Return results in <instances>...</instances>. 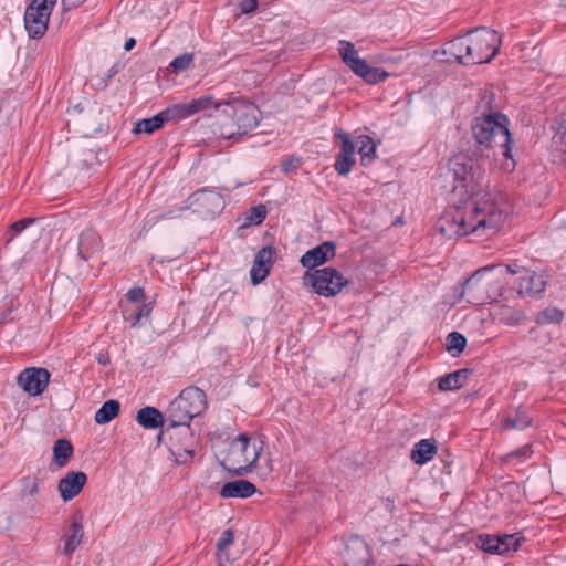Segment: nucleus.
I'll use <instances>...</instances> for the list:
<instances>
[{
    "mask_svg": "<svg viewBox=\"0 0 566 566\" xmlns=\"http://www.w3.org/2000/svg\"><path fill=\"white\" fill-rule=\"evenodd\" d=\"M485 163L486 159L476 151L459 153L449 159L444 178L452 181L453 192L467 198L449 207L440 217L437 229L443 237L490 235L504 223L506 214L499 206L496 195L483 182Z\"/></svg>",
    "mask_w": 566,
    "mask_h": 566,
    "instance_id": "f257e3e1",
    "label": "nucleus"
},
{
    "mask_svg": "<svg viewBox=\"0 0 566 566\" xmlns=\"http://www.w3.org/2000/svg\"><path fill=\"white\" fill-rule=\"evenodd\" d=\"M505 285L509 292L525 298L531 292L528 269L517 263L480 268L464 282L461 296L470 304L483 305L502 296Z\"/></svg>",
    "mask_w": 566,
    "mask_h": 566,
    "instance_id": "f03ea898",
    "label": "nucleus"
},
{
    "mask_svg": "<svg viewBox=\"0 0 566 566\" xmlns=\"http://www.w3.org/2000/svg\"><path fill=\"white\" fill-rule=\"evenodd\" d=\"M501 43V35L496 31L476 28L444 43L434 54L441 62L475 65L489 63L500 51Z\"/></svg>",
    "mask_w": 566,
    "mask_h": 566,
    "instance_id": "7ed1b4c3",
    "label": "nucleus"
},
{
    "mask_svg": "<svg viewBox=\"0 0 566 566\" xmlns=\"http://www.w3.org/2000/svg\"><path fill=\"white\" fill-rule=\"evenodd\" d=\"M221 106L217 113L214 133L223 138H232L237 135H244L255 128L260 120V111L251 102L244 99H232L220 102Z\"/></svg>",
    "mask_w": 566,
    "mask_h": 566,
    "instance_id": "20e7f679",
    "label": "nucleus"
},
{
    "mask_svg": "<svg viewBox=\"0 0 566 566\" xmlns=\"http://www.w3.org/2000/svg\"><path fill=\"white\" fill-rule=\"evenodd\" d=\"M472 133L480 145L499 147L502 156L511 158L512 138L505 115L497 112L481 114L474 120Z\"/></svg>",
    "mask_w": 566,
    "mask_h": 566,
    "instance_id": "39448f33",
    "label": "nucleus"
},
{
    "mask_svg": "<svg viewBox=\"0 0 566 566\" xmlns=\"http://www.w3.org/2000/svg\"><path fill=\"white\" fill-rule=\"evenodd\" d=\"M262 450V440L241 433L229 443L220 463L230 472L245 474L252 470Z\"/></svg>",
    "mask_w": 566,
    "mask_h": 566,
    "instance_id": "423d86ee",
    "label": "nucleus"
},
{
    "mask_svg": "<svg viewBox=\"0 0 566 566\" xmlns=\"http://www.w3.org/2000/svg\"><path fill=\"white\" fill-rule=\"evenodd\" d=\"M207 406L206 394L198 387H188L174 399L166 412L168 427H189L190 421L201 415Z\"/></svg>",
    "mask_w": 566,
    "mask_h": 566,
    "instance_id": "0eeeda50",
    "label": "nucleus"
},
{
    "mask_svg": "<svg viewBox=\"0 0 566 566\" xmlns=\"http://www.w3.org/2000/svg\"><path fill=\"white\" fill-rule=\"evenodd\" d=\"M56 0H33L24 13V27L30 38L40 39L46 30Z\"/></svg>",
    "mask_w": 566,
    "mask_h": 566,
    "instance_id": "6e6552de",
    "label": "nucleus"
},
{
    "mask_svg": "<svg viewBox=\"0 0 566 566\" xmlns=\"http://www.w3.org/2000/svg\"><path fill=\"white\" fill-rule=\"evenodd\" d=\"M339 54L347 66L369 84L379 83L388 77V73L378 67H371L366 60L358 56L352 42L340 41Z\"/></svg>",
    "mask_w": 566,
    "mask_h": 566,
    "instance_id": "1a4fd4ad",
    "label": "nucleus"
},
{
    "mask_svg": "<svg viewBox=\"0 0 566 566\" xmlns=\"http://www.w3.org/2000/svg\"><path fill=\"white\" fill-rule=\"evenodd\" d=\"M304 279L318 295L325 297L337 295L348 284L336 269L329 266L307 272Z\"/></svg>",
    "mask_w": 566,
    "mask_h": 566,
    "instance_id": "9d476101",
    "label": "nucleus"
},
{
    "mask_svg": "<svg viewBox=\"0 0 566 566\" xmlns=\"http://www.w3.org/2000/svg\"><path fill=\"white\" fill-rule=\"evenodd\" d=\"M220 104L211 96H202L190 101L189 103L175 104L165 109V116L168 120H180L188 118L201 111H219Z\"/></svg>",
    "mask_w": 566,
    "mask_h": 566,
    "instance_id": "9b49d317",
    "label": "nucleus"
},
{
    "mask_svg": "<svg viewBox=\"0 0 566 566\" xmlns=\"http://www.w3.org/2000/svg\"><path fill=\"white\" fill-rule=\"evenodd\" d=\"M220 104L211 96H202L190 101L189 103L175 104L165 109V116L168 120H180L188 118L201 111H219Z\"/></svg>",
    "mask_w": 566,
    "mask_h": 566,
    "instance_id": "f8f14e48",
    "label": "nucleus"
},
{
    "mask_svg": "<svg viewBox=\"0 0 566 566\" xmlns=\"http://www.w3.org/2000/svg\"><path fill=\"white\" fill-rule=\"evenodd\" d=\"M50 380V373L45 368H27L18 377L19 386L31 396L43 392Z\"/></svg>",
    "mask_w": 566,
    "mask_h": 566,
    "instance_id": "ddd939ff",
    "label": "nucleus"
},
{
    "mask_svg": "<svg viewBox=\"0 0 566 566\" xmlns=\"http://www.w3.org/2000/svg\"><path fill=\"white\" fill-rule=\"evenodd\" d=\"M191 199L192 203L197 205L196 211L206 218H213L224 206L222 196L211 190L198 191Z\"/></svg>",
    "mask_w": 566,
    "mask_h": 566,
    "instance_id": "4468645a",
    "label": "nucleus"
},
{
    "mask_svg": "<svg viewBox=\"0 0 566 566\" xmlns=\"http://www.w3.org/2000/svg\"><path fill=\"white\" fill-rule=\"evenodd\" d=\"M481 549L492 554H505L509 551H517L520 539L515 538L514 535H481L478 538L476 544Z\"/></svg>",
    "mask_w": 566,
    "mask_h": 566,
    "instance_id": "2eb2a0df",
    "label": "nucleus"
},
{
    "mask_svg": "<svg viewBox=\"0 0 566 566\" xmlns=\"http://www.w3.org/2000/svg\"><path fill=\"white\" fill-rule=\"evenodd\" d=\"M102 249L103 240L94 228L88 227L80 232L77 238V255L82 260L88 261Z\"/></svg>",
    "mask_w": 566,
    "mask_h": 566,
    "instance_id": "dca6fc26",
    "label": "nucleus"
},
{
    "mask_svg": "<svg viewBox=\"0 0 566 566\" xmlns=\"http://www.w3.org/2000/svg\"><path fill=\"white\" fill-rule=\"evenodd\" d=\"M336 137L342 142V147L335 161V170L339 175L346 176L355 164L354 155L356 147L347 133H337Z\"/></svg>",
    "mask_w": 566,
    "mask_h": 566,
    "instance_id": "f3484780",
    "label": "nucleus"
},
{
    "mask_svg": "<svg viewBox=\"0 0 566 566\" xmlns=\"http://www.w3.org/2000/svg\"><path fill=\"white\" fill-rule=\"evenodd\" d=\"M87 475L82 471H71L59 481L57 490L66 502L75 497L84 488Z\"/></svg>",
    "mask_w": 566,
    "mask_h": 566,
    "instance_id": "a211bd4d",
    "label": "nucleus"
},
{
    "mask_svg": "<svg viewBox=\"0 0 566 566\" xmlns=\"http://www.w3.org/2000/svg\"><path fill=\"white\" fill-rule=\"evenodd\" d=\"M336 245L332 241H326L311 250H308L302 258L301 264L307 269H314L335 255Z\"/></svg>",
    "mask_w": 566,
    "mask_h": 566,
    "instance_id": "6ab92c4d",
    "label": "nucleus"
},
{
    "mask_svg": "<svg viewBox=\"0 0 566 566\" xmlns=\"http://www.w3.org/2000/svg\"><path fill=\"white\" fill-rule=\"evenodd\" d=\"M272 256L273 250L270 247H265L258 252L251 269L253 284H259L268 276L272 265Z\"/></svg>",
    "mask_w": 566,
    "mask_h": 566,
    "instance_id": "aec40b11",
    "label": "nucleus"
},
{
    "mask_svg": "<svg viewBox=\"0 0 566 566\" xmlns=\"http://www.w3.org/2000/svg\"><path fill=\"white\" fill-rule=\"evenodd\" d=\"M344 558L346 566H371L370 553L364 542H355L348 545Z\"/></svg>",
    "mask_w": 566,
    "mask_h": 566,
    "instance_id": "412c9836",
    "label": "nucleus"
},
{
    "mask_svg": "<svg viewBox=\"0 0 566 566\" xmlns=\"http://www.w3.org/2000/svg\"><path fill=\"white\" fill-rule=\"evenodd\" d=\"M256 492V488L253 483L248 480H237L226 483L221 490L220 495L222 497H250Z\"/></svg>",
    "mask_w": 566,
    "mask_h": 566,
    "instance_id": "4be33fe9",
    "label": "nucleus"
},
{
    "mask_svg": "<svg viewBox=\"0 0 566 566\" xmlns=\"http://www.w3.org/2000/svg\"><path fill=\"white\" fill-rule=\"evenodd\" d=\"M437 453L436 441L432 439H422L417 442L411 451V459L416 464H424Z\"/></svg>",
    "mask_w": 566,
    "mask_h": 566,
    "instance_id": "5701e85b",
    "label": "nucleus"
},
{
    "mask_svg": "<svg viewBox=\"0 0 566 566\" xmlns=\"http://www.w3.org/2000/svg\"><path fill=\"white\" fill-rule=\"evenodd\" d=\"M83 535L84 531L81 518H75L64 535L63 553L71 555L81 544Z\"/></svg>",
    "mask_w": 566,
    "mask_h": 566,
    "instance_id": "b1692460",
    "label": "nucleus"
},
{
    "mask_svg": "<svg viewBox=\"0 0 566 566\" xmlns=\"http://www.w3.org/2000/svg\"><path fill=\"white\" fill-rule=\"evenodd\" d=\"M136 420L146 429H157L164 424V417L155 407L142 408L137 412Z\"/></svg>",
    "mask_w": 566,
    "mask_h": 566,
    "instance_id": "393cba45",
    "label": "nucleus"
},
{
    "mask_svg": "<svg viewBox=\"0 0 566 566\" xmlns=\"http://www.w3.org/2000/svg\"><path fill=\"white\" fill-rule=\"evenodd\" d=\"M468 369H459L441 377L438 381V387L442 391L457 390L465 385L469 376Z\"/></svg>",
    "mask_w": 566,
    "mask_h": 566,
    "instance_id": "a878e982",
    "label": "nucleus"
},
{
    "mask_svg": "<svg viewBox=\"0 0 566 566\" xmlns=\"http://www.w3.org/2000/svg\"><path fill=\"white\" fill-rule=\"evenodd\" d=\"M73 455V446L66 439H57L53 446V462L57 468L67 464Z\"/></svg>",
    "mask_w": 566,
    "mask_h": 566,
    "instance_id": "bb28decb",
    "label": "nucleus"
},
{
    "mask_svg": "<svg viewBox=\"0 0 566 566\" xmlns=\"http://www.w3.org/2000/svg\"><path fill=\"white\" fill-rule=\"evenodd\" d=\"M165 122H169L168 118L165 116V111L160 112L156 116L151 118H145L139 120L133 132L135 134L146 133V134H153L157 129H159Z\"/></svg>",
    "mask_w": 566,
    "mask_h": 566,
    "instance_id": "cd10ccee",
    "label": "nucleus"
},
{
    "mask_svg": "<svg viewBox=\"0 0 566 566\" xmlns=\"http://www.w3.org/2000/svg\"><path fill=\"white\" fill-rule=\"evenodd\" d=\"M120 405L117 400H107L95 413V421L98 424H105L116 418L119 413Z\"/></svg>",
    "mask_w": 566,
    "mask_h": 566,
    "instance_id": "c85d7f7f",
    "label": "nucleus"
},
{
    "mask_svg": "<svg viewBox=\"0 0 566 566\" xmlns=\"http://www.w3.org/2000/svg\"><path fill=\"white\" fill-rule=\"evenodd\" d=\"M358 153L363 166L369 165L376 158V144L369 136L358 137Z\"/></svg>",
    "mask_w": 566,
    "mask_h": 566,
    "instance_id": "c756f323",
    "label": "nucleus"
},
{
    "mask_svg": "<svg viewBox=\"0 0 566 566\" xmlns=\"http://www.w3.org/2000/svg\"><path fill=\"white\" fill-rule=\"evenodd\" d=\"M552 148L555 161L566 165V129L554 135Z\"/></svg>",
    "mask_w": 566,
    "mask_h": 566,
    "instance_id": "7c9ffc66",
    "label": "nucleus"
},
{
    "mask_svg": "<svg viewBox=\"0 0 566 566\" xmlns=\"http://www.w3.org/2000/svg\"><path fill=\"white\" fill-rule=\"evenodd\" d=\"M564 319V312L558 307H547L535 318L537 325L560 324Z\"/></svg>",
    "mask_w": 566,
    "mask_h": 566,
    "instance_id": "2f4dec72",
    "label": "nucleus"
},
{
    "mask_svg": "<svg viewBox=\"0 0 566 566\" xmlns=\"http://www.w3.org/2000/svg\"><path fill=\"white\" fill-rule=\"evenodd\" d=\"M465 344V337L458 332H452L447 337V349L454 357L463 352Z\"/></svg>",
    "mask_w": 566,
    "mask_h": 566,
    "instance_id": "473e14b6",
    "label": "nucleus"
},
{
    "mask_svg": "<svg viewBox=\"0 0 566 566\" xmlns=\"http://www.w3.org/2000/svg\"><path fill=\"white\" fill-rule=\"evenodd\" d=\"M526 319V313L521 310L505 308L500 313V321L506 325L515 326Z\"/></svg>",
    "mask_w": 566,
    "mask_h": 566,
    "instance_id": "72a5a7b5",
    "label": "nucleus"
},
{
    "mask_svg": "<svg viewBox=\"0 0 566 566\" xmlns=\"http://www.w3.org/2000/svg\"><path fill=\"white\" fill-rule=\"evenodd\" d=\"M233 543V532L226 530L219 541L217 542V557L218 559H229L227 548Z\"/></svg>",
    "mask_w": 566,
    "mask_h": 566,
    "instance_id": "f704fd0d",
    "label": "nucleus"
},
{
    "mask_svg": "<svg viewBox=\"0 0 566 566\" xmlns=\"http://www.w3.org/2000/svg\"><path fill=\"white\" fill-rule=\"evenodd\" d=\"M171 453L175 455L176 461L180 464L187 463L193 457V450L188 446H181L174 443L171 447Z\"/></svg>",
    "mask_w": 566,
    "mask_h": 566,
    "instance_id": "c9c22d12",
    "label": "nucleus"
},
{
    "mask_svg": "<svg viewBox=\"0 0 566 566\" xmlns=\"http://www.w3.org/2000/svg\"><path fill=\"white\" fill-rule=\"evenodd\" d=\"M193 61V55L190 53H184L177 57H175L171 63L170 67L174 72L178 73L181 71H185L190 66V64Z\"/></svg>",
    "mask_w": 566,
    "mask_h": 566,
    "instance_id": "e433bc0d",
    "label": "nucleus"
},
{
    "mask_svg": "<svg viewBox=\"0 0 566 566\" xmlns=\"http://www.w3.org/2000/svg\"><path fill=\"white\" fill-rule=\"evenodd\" d=\"M35 222V219L33 218H24L21 220H18L13 222L10 226V237L7 239V242H10L13 240V238L18 234H20L24 229H27L29 226L33 224Z\"/></svg>",
    "mask_w": 566,
    "mask_h": 566,
    "instance_id": "4c0bfd02",
    "label": "nucleus"
},
{
    "mask_svg": "<svg viewBox=\"0 0 566 566\" xmlns=\"http://www.w3.org/2000/svg\"><path fill=\"white\" fill-rule=\"evenodd\" d=\"M266 217V209L263 205L255 206L251 209L248 220L253 224H260Z\"/></svg>",
    "mask_w": 566,
    "mask_h": 566,
    "instance_id": "58836bf2",
    "label": "nucleus"
},
{
    "mask_svg": "<svg viewBox=\"0 0 566 566\" xmlns=\"http://www.w3.org/2000/svg\"><path fill=\"white\" fill-rule=\"evenodd\" d=\"M531 420L527 416L518 417L516 419H506L505 428H516V429H525L530 426Z\"/></svg>",
    "mask_w": 566,
    "mask_h": 566,
    "instance_id": "ea45409f",
    "label": "nucleus"
},
{
    "mask_svg": "<svg viewBox=\"0 0 566 566\" xmlns=\"http://www.w3.org/2000/svg\"><path fill=\"white\" fill-rule=\"evenodd\" d=\"M151 313V306L149 304H143L139 310L134 314L132 319V326L138 325L143 317H149Z\"/></svg>",
    "mask_w": 566,
    "mask_h": 566,
    "instance_id": "a19ab883",
    "label": "nucleus"
},
{
    "mask_svg": "<svg viewBox=\"0 0 566 566\" xmlns=\"http://www.w3.org/2000/svg\"><path fill=\"white\" fill-rule=\"evenodd\" d=\"M547 274L545 272H542L536 276L533 275V291L536 289V292L541 293L545 290V286L547 284Z\"/></svg>",
    "mask_w": 566,
    "mask_h": 566,
    "instance_id": "79ce46f5",
    "label": "nucleus"
},
{
    "mask_svg": "<svg viewBox=\"0 0 566 566\" xmlns=\"http://www.w3.org/2000/svg\"><path fill=\"white\" fill-rule=\"evenodd\" d=\"M239 7L243 14H249L256 10L258 0H242Z\"/></svg>",
    "mask_w": 566,
    "mask_h": 566,
    "instance_id": "37998d69",
    "label": "nucleus"
},
{
    "mask_svg": "<svg viewBox=\"0 0 566 566\" xmlns=\"http://www.w3.org/2000/svg\"><path fill=\"white\" fill-rule=\"evenodd\" d=\"M144 296H145V293L142 287H133L126 294L127 300H129L130 302L143 301Z\"/></svg>",
    "mask_w": 566,
    "mask_h": 566,
    "instance_id": "c03bdc74",
    "label": "nucleus"
},
{
    "mask_svg": "<svg viewBox=\"0 0 566 566\" xmlns=\"http://www.w3.org/2000/svg\"><path fill=\"white\" fill-rule=\"evenodd\" d=\"M536 186L538 187V192H539L538 203L542 205V202L548 197V195L551 192V188L545 182H537Z\"/></svg>",
    "mask_w": 566,
    "mask_h": 566,
    "instance_id": "a18cd8bd",
    "label": "nucleus"
},
{
    "mask_svg": "<svg viewBox=\"0 0 566 566\" xmlns=\"http://www.w3.org/2000/svg\"><path fill=\"white\" fill-rule=\"evenodd\" d=\"M85 0H62L63 6L66 9L77 8L81 6Z\"/></svg>",
    "mask_w": 566,
    "mask_h": 566,
    "instance_id": "49530a36",
    "label": "nucleus"
},
{
    "mask_svg": "<svg viewBox=\"0 0 566 566\" xmlns=\"http://www.w3.org/2000/svg\"><path fill=\"white\" fill-rule=\"evenodd\" d=\"M136 44V41L134 38H129L124 45L125 51H130Z\"/></svg>",
    "mask_w": 566,
    "mask_h": 566,
    "instance_id": "de8ad7c7",
    "label": "nucleus"
},
{
    "mask_svg": "<svg viewBox=\"0 0 566 566\" xmlns=\"http://www.w3.org/2000/svg\"><path fill=\"white\" fill-rule=\"evenodd\" d=\"M504 292H506V293H509V294H510V295H506V298H510V296H511V297H513V294H515V297H516V298H518V296H517V294H516L515 292H509V291H507V290H505V289H504L503 293H504ZM530 294H531V292H530L526 296H528ZM520 300H522V298L520 297ZM524 300H525V303L527 304V303H528V302H527V297H525Z\"/></svg>",
    "mask_w": 566,
    "mask_h": 566,
    "instance_id": "09e8293b",
    "label": "nucleus"
},
{
    "mask_svg": "<svg viewBox=\"0 0 566 566\" xmlns=\"http://www.w3.org/2000/svg\"><path fill=\"white\" fill-rule=\"evenodd\" d=\"M290 165H291V161L283 163L282 168H283V170H284L285 172H287V171H289V169H290Z\"/></svg>",
    "mask_w": 566,
    "mask_h": 566,
    "instance_id": "8fccbe9b",
    "label": "nucleus"
},
{
    "mask_svg": "<svg viewBox=\"0 0 566 566\" xmlns=\"http://www.w3.org/2000/svg\"><path fill=\"white\" fill-rule=\"evenodd\" d=\"M513 168H514V163L513 161L512 163H506L504 165V169H506V170H512Z\"/></svg>",
    "mask_w": 566,
    "mask_h": 566,
    "instance_id": "3c124183",
    "label": "nucleus"
},
{
    "mask_svg": "<svg viewBox=\"0 0 566 566\" xmlns=\"http://www.w3.org/2000/svg\"><path fill=\"white\" fill-rule=\"evenodd\" d=\"M98 363L105 364L104 358L98 359Z\"/></svg>",
    "mask_w": 566,
    "mask_h": 566,
    "instance_id": "603ef678",
    "label": "nucleus"
},
{
    "mask_svg": "<svg viewBox=\"0 0 566 566\" xmlns=\"http://www.w3.org/2000/svg\"><path fill=\"white\" fill-rule=\"evenodd\" d=\"M98 363L105 364L104 358L98 359Z\"/></svg>",
    "mask_w": 566,
    "mask_h": 566,
    "instance_id": "864d4df0",
    "label": "nucleus"
}]
</instances>
